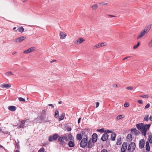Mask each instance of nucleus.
<instances>
[{"instance_id": "obj_1", "label": "nucleus", "mask_w": 152, "mask_h": 152, "mask_svg": "<svg viewBox=\"0 0 152 152\" xmlns=\"http://www.w3.org/2000/svg\"><path fill=\"white\" fill-rule=\"evenodd\" d=\"M45 113L46 111L45 110H42L40 116V119L41 120L44 122H48L49 121L48 117L49 116V115L47 116Z\"/></svg>"}, {"instance_id": "obj_2", "label": "nucleus", "mask_w": 152, "mask_h": 152, "mask_svg": "<svg viewBox=\"0 0 152 152\" xmlns=\"http://www.w3.org/2000/svg\"><path fill=\"white\" fill-rule=\"evenodd\" d=\"M88 138H83L81 140L80 143V146L82 148H84L88 144Z\"/></svg>"}, {"instance_id": "obj_3", "label": "nucleus", "mask_w": 152, "mask_h": 152, "mask_svg": "<svg viewBox=\"0 0 152 152\" xmlns=\"http://www.w3.org/2000/svg\"><path fill=\"white\" fill-rule=\"evenodd\" d=\"M135 143L134 142H131L128 146V151L129 152H133L135 150Z\"/></svg>"}, {"instance_id": "obj_4", "label": "nucleus", "mask_w": 152, "mask_h": 152, "mask_svg": "<svg viewBox=\"0 0 152 152\" xmlns=\"http://www.w3.org/2000/svg\"><path fill=\"white\" fill-rule=\"evenodd\" d=\"M59 137L57 134H54L53 136H50L49 137L48 140L50 142H52L53 140H56Z\"/></svg>"}, {"instance_id": "obj_5", "label": "nucleus", "mask_w": 152, "mask_h": 152, "mask_svg": "<svg viewBox=\"0 0 152 152\" xmlns=\"http://www.w3.org/2000/svg\"><path fill=\"white\" fill-rule=\"evenodd\" d=\"M127 144L126 142H124L123 143L122 148L121 149V152H125L127 149Z\"/></svg>"}, {"instance_id": "obj_6", "label": "nucleus", "mask_w": 152, "mask_h": 152, "mask_svg": "<svg viewBox=\"0 0 152 152\" xmlns=\"http://www.w3.org/2000/svg\"><path fill=\"white\" fill-rule=\"evenodd\" d=\"M34 47H31L29 48L26 50H24L23 52L24 54H28V53L33 52L35 50Z\"/></svg>"}, {"instance_id": "obj_7", "label": "nucleus", "mask_w": 152, "mask_h": 152, "mask_svg": "<svg viewBox=\"0 0 152 152\" xmlns=\"http://www.w3.org/2000/svg\"><path fill=\"white\" fill-rule=\"evenodd\" d=\"M63 137H59L58 139V141L59 142V144L62 145H64L65 144V142L64 141V139Z\"/></svg>"}, {"instance_id": "obj_8", "label": "nucleus", "mask_w": 152, "mask_h": 152, "mask_svg": "<svg viewBox=\"0 0 152 152\" xmlns=\"http://www.w3.org/2000/svg\"><path fill=\"white\" fill-rule=\"evenodd\" d=\"M27 120H23L21 121L20 122L21 124H17L18 126V128H23L25 126V124L26 121Z\"/></svg>"}, {"instance_id": "obj_9", "label": "nucleus", "mask_w": 152, "mask_h": 152, "mask_svg": "<svg viewBox=\"0 0 152 152\" xmlns=\"http://www.w3.org/2000/svg\"><path fill=\"white\" fill-rule=\"evenodd\" d=\"M145 144V140L144 139H142L140 140L139 143V148H142L144 147Z\"/></svg>"}, {"instance_id": "obj_10", "label": "nucleus", "mask_w": 152, "mask_h": 152, "mask_svg": "<svg viewBox=\"0 0 152 152\" xmlns=\"http://www.w3.org/2000/svg\"><path fill=\"white\" fill-rule=\"evenodd\" d=\"M98 136L97 134L96 133H94L92 135L91 139L92 142H96Z\"/></svg>"}, {"instance_id": "obj_11", "label": "nucleus", "mask_w": 152, "mask_h": 152, "mask_svg": "<svg viewBox=\"0 0 152 152\" xmlns=\"http://www.w3.org/2000/svg\"><path fill=\"white\" fill-rule=\"evenodd\" d=\"M95 142H94L91 141V139H90L89 141H88V144L87 145V147L89 148H91L93 147L94 145V143Z\"/></svg>"}, {"instance_id": "obj_12", "label": "nucleus", "mask_w": 152, "mask_h": 152, "mask_svg": "<svg viewBox=\"0 0 152 152\" xmlns=\"http://www.w3.org/2000/svg\"><path fill=\"white\" fill-rule=\"evenodd\" d=\"M108 137L109 135L107 133H104L102 137L101 140L103 142L105 141L108 139Z\"/></svg>"}, {"instance_id": "obj_13", "label": "nucleus", "mask_w": 152, "mask_h": 152, "mask_svg": "<svg viewBox=\"0 0 152 152\" xmlns=\"http://www.w3.org/2000/svg\"><path fill=\"white\" fill-rule=\"evenodd\" d=\"M26 37L22 36L16 39L14 41L16 42H20L26 39Z\"/></svg>"}, {"instance_id": "obj_14", "label": "nucleus", "mask_w": 152, "mask_h": 152, "mask_svg": "<svg viewBox=\"0 0 152 152\" xmlns=\"http://www.w3.org/2000/svg\"><path fill=\"white\" fill-rule=\"evenodd\" d=\"M136 126L138 130H141L144 128V124L140 123L137 124L136 125Z\"/></svg>"}, {"instance_id": "obj_15", "label": "nucleus", "mask_w": 152, "mask_h": 152, "mask_svg": "<svg viewBox=\"0 0 152 152\" xmlns=\"http://www.w3.org/2000/svg\"><path fill=\"white\" fill-rule=\"evenodd\" d=\"M131 131L132 133H133L136 135H137L140 133L139 131L135 128H133L131 129Z\"/></svg>"}, {"instance_id": "obj_16", "label": "nucleus", "mask_w": 152, "mask_h": 152, "mask_svg": "<svg viewBox=\"0 0 152 152\" xmlns=\"http://www.w3.org/2000/svg\"><path fill=\"white\" fill-rule=\"evenodd\" d=\"M84 41H85V40L83 39L82 38H80L75 42V43L77 45H79Z\"/></svg>"}, {"instance_id": "obj_17", "label": "nucleus", "mask_w": 152, "mask_h": 152, "mask_svg": "<svg viewBox=\"0 0 152 152\" xmlns=\"http://www.w3.org/2000/svg\"><path fill=\"white\" fill-rule=\"evenodd\" d=\"M59 35L60 39H63L65 38L66 34V33H63L62 31H60Z\"/></svg>"}, {"instance_id": "obj_18", "label": "nucleus", "mask_w": 152, "mask_h": 152, "mask_svg": "<svg viewBox=\"0 0 152 152\" xmlns=\"http://www.w3.org/2000/svg\"><path fill=\"white\" fill-rule=\"evenodd\" d=\"M11 86V85L10 84L8 83L2 84L0 86V87L2 88H9Z\"/></svg>"}, {"instance_id": "obj_19", "label": "nucleus", "mask_w": 152, "mask_h": 152, "mask_svg": "<svg viewBox=\"0 0 152 152\" xmlns=\"http://www.w3.org/2000/svg\"><path fill=\"white\" fill-rule=\"evenodd\" d=\"M74 141L71 140L69 142L68 145L69 147L72 148L75 146V144L74 143Z\"/></svg>"}, {"instance_id": "obj_20", "label": "nucleus", "mask_w": 152, "mask_h": 152, "mask_svg": "<svg viewBox=\"0 0 152 152\" xmlns=\"http://www.w3.org/2000/svg\"><path fill=\"white\" fill-rule=\"evenodd\" d=\"M146 33L145 32V31L143 30L141 31L140 33L138 35V36L137 37V39H139L142 37L143 36L145 35Z\"/></svg>"}, {"instance_id": "obj_21", "label": "nucleus", "mask_w": 152, "mask_h": 152, "mask_svg": "<svg viewBox=\"0 0 152 152\" xmlns=\"http://www.w3.org/2000/svg\"><path fill=\"white\" fill-rule=\"evenodd\" d=\"M148 140L150 143H152V134L151 133L148 134Z\"/></svg>"}, {"instance_id": "obj_22", "label": "nucleus", "mask_w": 152, "mask_h": 152, "mask_svg": "<svg viewBox=\"0 0 152 152\" xmlns=\"http://www.w3.org/2000/svg\"><path fill=\"white\" fill-rule=\"evenodd\" d=\"M8 108L11 111H14L16 109V107L13 106H10L8 107Z\"/></svg>"}, {"instance_id": "obj_23", "label": "nucleus", "mask_w": 152, "mask_h": 152, "mask_svg": "<svg viewBox=\"0 0 152 152\" xmlns=\"http://www.w3.org/2000/svg\"><path fill=\"white\" fill-rule=\"evenodd\" d=\"M76 138L77 140L80 141L82 139V137L81 134L78 133L76 134Z\"/></svg>"}, {"instance_id": "obj_24", "label": "nucleus", "mask_w": 152, "mask_h": 152, "mask_svg": "<svg viewBox=\"0 0 152 152\" xmlns=\"http://www.w3.org/2000/svg\"><path fill=\"white\" fill-rule=\"evenodd\" d=\"M151 28V26L150 25H149L145 27L143 31H145L146 34H147L150 31Z\"/></svg>"}, {"instance_id": "obj_25", "label": "nucleus", "mask_w": 152, "mask_h": 152, "mask_svg": "<svg viewBox=\"0 0 152 152\" xmlns=\"http://www.w3.org/2000/svg\"><path fill=\"white\" fill-rule=\"evenodd\" d=\"M145 148L147 151H150V147L148 141H146L145 142Z\"/></svg>"}, {"instance_id": "obj_26", "label": "nucleus", "mask_w": 152, "mask_h": 152, "mask_svg": "<svg viewBox=\"0 0 152 152\" xmlns=\"http://www.w3.org/2000/svg\"><path fill=\"white\" fill-rule=\"evenodd\" d=\"M80 133L81 134L83 138H88V135L86 134L85 131H83L80 132Z\"/></svg>"}, {"instance_id": "obj_27", "label": "nucleus", "mask_w": 152, "mask_h": 152, "mask_svg": "<svg viewBox=\"0 0 152 152\" xmlns=\"http://www.w3.org/2000/svg\"><path fill=\"white\" fill-rule=\"evenodd\" d=\"M116 134L114 132H112L111 134V139L112 141H114L115 139Z\"/></svg>"}, {"instance_id": "obj_28", "label": "nucleus", "mask_w": 152, "mask_h": 152, "mask_svg": "<svg viewBox=\"0 0 152 152\" xmlns=\"http://www.w3.org/2000/svg\"><path fill=\"white\" fill-rule=\"evenodd\" d=\"M68 139L69 140L74 141V138L73 136L72 135L71 133L69 134L68 135Z\"/></svg>"}, {"instance_id": "obj_29", "label": "nucleus", "mask_w": 152, "mask_h": 152, "mask_svg": "<svg viewBox=\"0 0 152 152\" xmlns=\"http://www.w3.org/2000/svg\"><path fill=\"white\" fill-rule=\"evenodd\" d=\"M122 143L121 138L120 137L119 138L117 139L116 144L117 145H120Z\"/></svg>"}, {"instance_id": "obj_30", "label": "nucleus", "mask_w": 152, "mask_h": 152, "mask_svg": "<svg viewBox=\"0 0 152 152\" xmlns=\"http://www.w3.org/2000/svg\"><path fill=\"white\" fill-rule=\"evenodd\" d=\"M24 30V29L22 27H18V28L16 31H19L20 32L22 33L23 32Z\"/></svg>"}, {"instance_id": "obj_31", "label": "nucleus", "mask_w": 152, "mask_h": 152, "mask_svg": "<svg viewBox=\"0 0 152 152\" xmlns=\"http://www.w3.org/2000/svg\"><path fill=\"white\" fill-rule=\"evenodd\" d=\"M142 130L141 131V134L142 135L145 136L146 135V134L147 131V129L146 128H143Z\"/></svg>"}, {"instance_id": "obj_32", "label": "nucleus", "mask_w": 152, "mask_h": 152, "mask_svg": "<svg viewBox=\"0 0 152 152\" xmlns=\"http://www.w3.org/2000/svg\"><path fill=\"white\" fill-rule=\"evenodd\" d=\"M54 117L55 118H58L59 112L58 110H56L55 111Z\"/></svg>"}, {"instance_id": "obj_33", "label": "nucleus", "mask_w": 152, "mask_h": 152, "mask_svg": "<svg viewBox=\"0 0 152 152\" xmlns=\"http://www.w3.org/2000/svg\"><path fill=\"white\" fill-rule=\"evenodd\" d=\"M97 8L98 5L96 4H94L91 7V8L93 10H96Z\"/></svg>"}, {"instance_id": "obj_34", "label": "nucleus", "mask_w": 152, "mask_h": 152, "mask_svg": "<svg viewBox=\"0 0 152 152\" xmlns=\"http://www.w3.org/2000/svg\"><path fill=\"white\" fill-rule=\"evenodd\" d=\"M64 116L65 114H62L61 115L60 117L58 119L59 121H60L63 120L64 118Z\"/></svg>"}, {"instance_id": "obj_35", "label": "nucleus", "mask_w": 152, "mask_h": 152, "mask_svg": "<svg viewBox=\"0 0 152 152\" xmlns=\"http://www.w3.org/2000/svg\"><path fill=\"white\" fill-rule=\"evenodd\" d=\"M127 138L129 140H132V136L131 134H128L127 136Z\"/></svg>"}, {"instance_id": "obj_36", "label": "nucleus", "mask_w": 152, "mask_h": 152, "mask_svg": "<svg viewBox=\"0 0 152 152\" xmlns=\"http://www.w3.org/2000/svg\"><path fill=\"white\" fill-rule=\"evenodd\" d=\"M5 75H7V76H10V75H13V74L11 71H10V72H6L5 73Z\"/></svg>"}, {"instance_id": "obj_37", "label": "nucleus", "mask_w": 152, "mask_h": 152, "mask_svg": "<svg viewBox=\"0 0 152 152\" xmlns=\"http://www.w3.org/2000/svg\"><path fill=\"white\" fill-rule=\"evenodd\" d=\"M149 116V115L148 114L146 115L145 116V117L143 119V120L145 121H148L149 120V119H148Z\"/></svg>"}, {"instance_id": "obj_38", "label": "nucleus", "mask_w": 152, "mask_h": 152, "mask_svg": "<svg viewBox=\"0 0 152 152\" xmlns=\"http://www.w3.org/2000/svg\"><path fill=\"white\" fill-rule=\"evenodd\" d=\"M150 126L151 124H145L144 125V128H146L147 129H149Z\"/></svg>"}, {"instance_id": "obj_39", "label": "nucleus", "mask_w": 152, "mask_h": 152, "mask_svg": "<svg viewBox=\"0 0 152 152\" xmlns=\"http://www.w3.org/2000/svg\"><path fill=\"white\" fill-rule=\"evenodd\" d=\"M140 45V43L139 42H138L136 45H135L133 46V49H136L138 47V46H139Z\"/></svg>"}, {"instance_id": "obj_40", "label": "nucleus", "mask_w": 152, "mask_h": 152, "mask_svg": "<svg viewBox=\"0 0 152 152\" xmlns=\"http://www.w3.org/2000/svg\"><path fill=\"white\" fill-rule=\"evenodd\" d=\"M97 131L99 132H100L101 133L105 132L104 129V128H102L101 129H97Z\"/></svg>"}, {"instance_id": "obj_41", "label": "nucleus", "mask_w": 152, "mask_h": 152, "mask_svg": "<svg viewBox=\"0 0 152 152\" xmlns=\"http://www.w3.org/2000/svg\"><path fill=\"white\" fill-rule=\"evenodd\" d=\"M64 137V140H66V141H68L69 140V139H68V136H67L66 135L63 136Z\"/></svg>"}, {"instance_id": "obj_42", "label": "nucleus", "mask_w": 152, "mask_h": 152, "mask_svg": "<svg viewBox=\"0 0 152 152\" xmlns=\"http://www.w3.org/2000/svg\"><path fill=\"white\" fill-rule=\"evenodd\" d=\"M101 44H100V43H99L98 44H96L94 46V48H97L101 47Z\"/></svg>"}, {"instance_id": "obj_43", "label": "nucleus", "mask_w": 152, "mask_h": 152, "mask_svg": "<svg viewBox=\"0 0 152 152\" xmlns=\"http://www.w3.org/2000/svg\"><path fill=\"white\" fill-rule=\"evenodd\" d=\"M45 151L44 148H42L39 150L38 152H44Z\"/></svg>"}, {"instance_id": "obj_44", "label": "nucleus", "mask_w": 152, "mask_h": 152, "mask_svg": "<svg viewBox=\"0 0 152 152\" xmlns=\"http://www.w3.org/2000/svg\"><path fill=\"white\" fill-rule=\"evenodd\" d=\"M18 99L20 101H22L23 102H24L25 101V99L24 98H22V97L18 98Z\"/></svg>"}, {"instance_id": "obj_45", "label": "nucleus", "mask_w": 152, "mask_h": 152, "mask_svg": "<svg viewBox=\"0 0 152 152\" xmlns=\"http://www.w3.org/2000/svg\"><path fill=\"white\" fill-rule=\"evenodd\" d=\"M99 4L102 5H107V3L105 2H100L99 3Z\"/></svg>"}, {"instance_id": "obj_46", "label": "nucleus", "mask_w": 152, "mask_h": 152, "mask_svg": "<svg viewBox=\"0 0 152 152\" xmlns=\"http://www.w3.org/2000/svg\"><path fill=\"white\" fill-rule=\"evenodd\" d=\"M123 118V115H120L116 117V118L117 120H119Z\"/></svg>"}, {"instance_id": "obj_47", "label": "nucleus", "mask_w": 152, "mask_h": 152, "mask_svg": "<svg viewBox=\"0 0 152 152\" xmlns=\"http://www.w3.org/2000/svg\"><path fill=\"white\" fill-rule=\"evenodd\" d=\"M140 96L143 98H148V96L147 95H141Z\"/></svg>"}, {"instance_id": "obj_48", "label": "nucleus", "mask_w": 152, "mask_h": 152, "mask_svg": "<svg viewBox=\"0 0 152 152\" xmlns=\"http://www.w3.org/2000/svg\"><path fill=\"white\" fill-rule=\"evenodd\" d=\"M150 106V104L149 103H148L145 107V109H146L149 108Z\"/></svg>"}, {"instance_id": "obj_49", "label": "nucleus", "mask_w": 152, "mask_h": 152, "mask_svg": "<svg viewBox=\"0 0 152 152\" xmlns=\"http://www.w3.org/2000/svg\"><path fill=\"white\" fill-rule=\"evenodd\" d=\"M126 89L130 90H132L133 89V87L132 86H129L128 87H127L126 88Z\"/></svg>"}, {"instance_id": "obj_50", "label": "nucleus", "mask_w": 152, "mask_h": 152, "mask_svg": "<svg viewBox=\"0 0 152 152\" xmlns=\"http://www.w3.org/2000/svg\"><path fill=\"white\" fill-rule=\"evenodd\" d=\"M112 132L110 130H105V133H112Z\"/></svg>"}, {"instance_id": "obj_51", "label": "nucleus", "mask_w": 152, "mask_h": 152, "mask_svg": "<svg viewBox=\"0 0 152 152\" xmlns=\"http://www.w3.org/2000/svg\"><path fill=\"white\" fill-rule=\"evenodd\" d=\"M148 45L150 47H152V39L151 41L149 43Z\"/></svg>"}, {"instance_id": "obj_52", "label": "nucleus", "mask_w": 152, "mask_h": 152, "mask_svg": "<svg viewBox=\"0 0 152 152\" xmlns=\"http://www.w3.org/2000/svg\"><path fill=\"white\" fill-rule=\"evenodd\" d=\"M19 142L18 141V143H16V146L18 149H19L20 148V147L19 144Z\"/></svg>"}, {"instance_id": "obj_53", "label": "nucleus", "mask_w": 152, "mask_h": 152, "mask_svg": "<svg viewBox=\"0 0 152 152\" xmlns=\"http://www.w3.org/2000/svg\"><path fill=\"white\" fill-rule=\"evenodd\" d=\"M129 103H125L124 104V106L125 107H127L129 106Z\"/></svg>"}, {"instance_id": "obj_54", "label": "nucleus", "mask_w": 152, "mask_h": 152, "mask_svg": "<svg viewBox=\"0 0 152 152\" xmlns=\"http://www.w3.org/2000/svg\"><path fill=\"white\" fill-rule=\"evenodd\" d=\"M137 102L140 104H142L143 103L142 101V100H139Z\"/></svg>"}, {"instance_id": "obj_55", "label": "nucleus", "mask_w": 152, "mask_h": 152, "mask_svg": "<svg viewBox=\"0 0 152 152\" xmlns=\"http://www.w3.org/2000/svg\"><path fill=\"white\" fill-rule=\"evenodd\" d=\"M99 102H97L96 103V108H97L99 107Z\"/></svg>"}, {"instance_id": "obj_56", "label": "nucleus", "mask_w": 152, "mask_h": 152, "mask_svg": "<svg viewBox=\"0 0 152 152\" xmlns=\"http://www.w3.org/2000/svg\"><path fill=\"white\" fill-rule=\"evenodd\" d=\"M130 56H128L126 57L125 58H123V59L122 60L123 61H124L125 60L127 59V58H130Z\"/></svg>"}, {"instance_id": "obj_57", "label": "nucleus", "mask_w": 152, "mask_h": 152, "mask_svg": "<svg viewBox=\"0 0 152 152\" xmlns=\"http://www.w3.org/2000/svg\"><path fill=\"white\" fill-rule=\"evenodd\" d=\"M72 130V128L71 127H68L67 129V131L68 132L71 131Z\"/></svg>"}, {"instance_id": "obj_58", "label": "nucleus", "mask_w": 152, "mask_h": 152, "mask_svg": "<svg viewBox=\"0 0 152 152\" xmlns=\"http://www.w3.org/2000/svg\"><path fill=\"white\" fill-rule=\"evenodd\" d=\"M101 152H108L107 150L106 149H103L101 151Z\"/></svg>"}, {"instance_id": "obj_59", "label": "nucleus", "mask_w": 152, "mask_h": 152, "mask_svg": "<svg viewBox=\"0 0 152 152\" xmlns=\"http://www.w3.org/2000/svg\"><path fill=\"white\" fill-rule=\"evenodd\" d=\"M113 88H117L118 85L117 84L113 85Z\"/></svg>"}, {"instance_id": "obj_60", "label": "nucleus", "mask_w": 152, "mask_h": 152, "mask_svg": "<svg viewBox=\"0 0 152 152\" xmlns=\"http://www.w3.org/2000/svg\"><path fill=\"white\" fill-rule=\"evenodd\" d=\"M48 105L51 106L53 108L54 107V106L53 104H49Z\"/></svg>"}, {"instance_id": "obj_61", "label": "nucleus", "mask_w": 152, "mask_h": 152, "mask_svg": "<svg viewBox=\"0 0 152 152\" xmlns=\"http://www.w3.org/2000/svg\"><path fill=\"white\" fill-rule=\"evenodd\" d=\"M108 16H109L110 17H115L116 16H115V15H108Z\"/></svg>"}, {"instance_id": "obj_62", "label": "nucleus", "mask_w": 152, "mask_h": 152, "mask_svg": "<svg viewBox=\"0 0 152 152\" xmlns=\"http://www.w3.org/2000/svg\"><path fill=\"white\" fill-rule=\"evenodd\" d=\"M81 119V118H80L78 120V123L79 124L80 122V120Z\"/></svg>"}, {"instance_id": "obj_63", "label": "nucleus", "mask_w": 152, "mask_h": 152, "mask_svg": "<svg viewBox=\"0 0 152 152\" xmlns=\"http://www.w3.org/2000/svg\"><path fill=\"white\" fill-rule=\"evenodd\" d=\"M100 44H101V47H102L104 46V43H100Z\"/></svg>"}, {"instance_id": "obj_64", "label": "nucleus", "mask_w": 152, "mask_h": 152, "mask_svg": "<svg viewBox=\"0 0 152 152\" xmlns=\"http://www.w3.org/2000/svg\"><path fill=\"white\" fill-rule=\"evenodd\" d=\"M149 119L150 121H152V115H151L150 116V117L149 118Z\"/></svg>"}]
</instances>
